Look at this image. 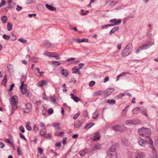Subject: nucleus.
I'll use <instances>...</instances> for the list:
<instances>
[{
  "label": "nucleus",
  "mask_w": 158,
  "mask_h": 158,
  "mask_svg": "<svg viewBox=\"0 0 158 158\" xmlns=\"http://www.w3.org/2000/svg\"><path fill=\"white\" fill-rule=\"evenodd\" d=\"M89 151V149L88 148H85L83 150H82L79 152V154L81 156H84L86 153L88 152Z\"/></svg>",
  "instance_id": "nucleus-20"
},
{
  "label": "nucleus",
  "mask_w": 158,
  "mask_h": 158,
  "mask_svg": "<svg viewBox=\"0 0 158 158\" xmlns=\"http://www.w3.org/2000/svg\"><path fill=\"white\" fill-rule=\"evenodd\" d=\"M46 7L49 10L51 11H56V9L55 7L48 4H45Z\"/></svg>",
  "instance_id": "nucleus-22"
},
{
  "label": "nucleus",
  "mask_w": 158,
  "mask_h": 158,
  "mask_svg": "<svg viewBox=\"0 0 158 158\" xmlns=\"http://www.w3.org/2000/svg\"><path fill=\"white\" fill-rule=\"evenodd\" d=\"M114 91V89L111 88H109L106 89L103 93L104 95L105 96H108L111 94Z\"/></svg>",
  "instance_id": "nucleus-11"
},
{
  "label": "nucleus",
  "mask_w": 158,
  "mask_h": 158,
  "mask_svg": "<svg viewBox=\"0 0 158 158\" xmlns=\"http://www.w3.org/2000/svg\"><path fill=\"white\" fill-rule=\"evenodd\" d=\"M18 41L23 44L26 43L27 42V41L26 40L22 38H19L18 39Z\"/></svg>",
  "instance_id": "nucleus-36"
},
{
  "label": "nucleus",
  "mask_w": 158,
  "mask_h": 158,
  "mask_svg": "<svg viewBox=\"0 0 158 158\" xmlns=\"http://www.w3.org/2000/svg\"><path fill=\"white\" fill-rule=\"evenodd\" d=\"M3 38L6 40H8L9 39V36L6 35H3Z\"/></svg>",
  "instance_id": "nucleus-50"
},
{
  "label": "nucleus",
  "mask_w": 158,
  "mask_h": 158,
  "mask_svg": "<svg viewBox=\"0 0 158 158\" xmlns=\"http://www.w3.org/2000/svg\"><path fill=\"white\" fill-rule=\"evenodd\" d=\"M102 91L101 90H100L98 92H96L94 94V95L95 96L100 95L102 94Z\"/></svg>",
  "instance_id": "nucleus-53"
},
{
  "label": "nucleus",
  "mask_w": 158,
  "mask_h": 158,
  "mask_svg": "<svg viewBox=\"0 0 158 158\" xmlns=\"http://www.w3.org/2000/svg\"><path fill=\"white\" fill-rule=\"evenodd\" d=\"M7 82V80L6 78V76H4L3 80L2 82V84L4 86L6 85V83Z\"/></svg>",
  "instance_id": "nucleus-35"
},
{
  "label": "nucleus",
  "mask_w": 158,
  "mask_h": 158,
  "mask_svg": "<svg viewBox=\"0 0 158 158\" xmlns=\"http://www.w3.org/2000/svg\"><path fill=\"white\" fill-rule=\"evenodd\" d=\"M6 3V2L4 0H2V2L0 4V7L3 6Z\"/></svg>",
  "instance_id": "nucleus-48"
},
{
  "label": "nucleus",
  "mask_w": 158,
  "mask_h": 158,
  "mask_svg": "<svg viewBox=\"0 0 158 158\" xmlns=\"http://www.w3.org/2000/svg\"><path fill=\"white\" fill-rule=\"evenodd\" d=\"M140 109L139 107H136L133 109L132 112L134 114H137L141 112L140 110Z\"/></svg>",
  "instance_id": "nucleus-23"
},
{
  "label": "nucleus",
  "mask_w": 158,
  "mask_h": 158,
  "mask_svg": "<svg viewBox=\"0 0 158 158\" xmlns=\"http://www.w3.org/2000/svg\"><path fill=\"white\" fill-rule=\"evenodd\" d=\"M51 57L55 58L56 60L60 59V57L57 53L55 52H51Z\"/></svg>",
  "instance_id": "nucleus-28"
},
{
  "label": "nucleus",
  "mask_w": 158,
  "mask_h": 158,
  "mask_svg": "<svg viewBox=\"0 0 158 158\" xmlns=\"http://www.w3.org/2000/svg\"><path fill=\"white\" fill-rule=\"evenodd\" d=\"M130 17H126V18H125L124 19V20H123V23H126V22L127 21V20L129 19H130Z\"/></svg>",
  "instance_id": "nucleus-60"
},
{
  "label": "nucleus",
  "mask_w": 158,
  "mask_h": 158,
  "mask_svg": "<svg viewBox=\"0 0 158 158\" xmlns=\"http://www.w3.org/2000/svg\"><path fill=\"white\" fill-rule=\"evenodd\" d=\"M31 61L32 62L36 63L38 61V59L36 57H32L31 58Z\"/></svg>",
  "instance_id": "nucleus-37"
},
{
  "label": "nucleus",
  "mask_w": 158,
  "mask_h": 158,
  "mask_svg": "<svg viewBox=\"0 0 158 158\" xmlns=\"http://www.w3.org/2000/svg\"><path fill=\"white\" fill-rule=\"evenodd\" d=\"M101 148V145L100 144L95 145L94 147L93 150L95 151L96 150L99 149Z\"/></svg>",
  "instance_id": "nucleus-33"
},
{
  "label": "nucleus",
  "mask_w": 158,
  "mask_h": 158,
  "mask_svg": "<svg viewBox=\"0 0 158 158\" xmlns=\"http://www.w3.org/2000/svg\"><path fill=\"white\" fill-rule=\"evenodd\" d=\"M83 122L81 121H79L76 122L74 124V127L75 128H78L81 126Z\"/></svg>",
  "instance_id": "nucleus-21"
},
{
  "label": "nucleus",
  "mask_w": 158,
  "mask_h": 158,
  "mask_svg": "<svg viewBox=\"0 0 158 158\" xmlns=\"http://www.w3.org/2000/svg\"><path fill=\"white\" fill-rule=\"evenodd\" d=\"M27 85L26 84H24V81H23L21 82V85L20 88L21 90V93L23 94H26L27 93Z\"/></svg>",
  "instance_id": "nucleus-6"
},
{
  "label": "nucleus",
  "mask_w": 158,
  "mask_h": 158,
  "mask_svg": "<svg viewBox=\"0 0 158 158\" xmlns=\"http://www.w3.org/2000/svg\"><path fill=\"white\" fill-rule=\"evenodd\" d=\"M153 45L152 43H150L146 44H144L139 47V49L141 50H146L148 48Z\"/></svg>",
  "instance_id": "nucleus-12"
},
{
  "label": "nucleus",
  "mask_w": 158,
  "mask_h": 158,
  "mask_svg": "<svg viewBox=\"0 0 158 158\" xmlns=\"http://www.w3.org/2000/svg\"><path fill=\"white\" fill-rule=\"evenodd\" d=\"M106 102L110 104V105H113L115 104V101L114 99H111V100H108Z\"/></svg>",
  "instance_id": "nucleus-29"
},
{
  "label": "nucleus",
  "mask_w": 158,
  "mask_h": 158,
  "mask_svg": "<svg viewBox=\"0 0 158 158\" xmlns=\"http://www.w3.org/2000/svg\"><path fill=\"white\" fill-rule=\"evenodd\" d=\"M138 143L140 146L143 147H145L146 143H148L146 140L145 141L141 137L138 138Z\"/></svg>",
  "instance_id": "nucleus-10"
},
{
  "label": "nucleus",
  "mask_w": 158,
  "mask_h": 158,
  "mask_svg": "<svg viewBox=\"0 0 158 158\" xmlns=\"http://www.w3.org/2000/svg\"><path fill=\"white\" fill-rule=\"evenodd\" d=\"M5 147L4 144L2 142H0V147L3 148Z\"/></svg>",
  "instance_id": "nucleus-63"
},
{
  "label": "nucleus",
  "mask_w": 158,
  "mask_h": 158,
  "mask_svg": "<svg viewBox=\"0 0 158 158\" xmlns=\"http://www.w3.org/2000/svg\"><path fill=\"white\" fill-rule=\"evenodd\" d=\"M138 133L140 135L146 137L145 140L150 145L149 147L151 148L153 151H155V149L153 145L152 140L150 137L151 134L150 130L148 128L142 127L140 129H139Z\"/></svg>",
  "instance_id": "nucleus-1"
},
{
  "label": "nucleus",
  "mask_w": 158,
  "mask_h": 158,
  "mask_svg": "<svg viewBox=\"0 0 158 158\" xmlns=\"http://www.w3.org/2000/svg\"><path fill=\"white\" fill-rule=\"evenodd\" d=\"M27 77V75L23 74L21 76V80H25L26 79Z\"/></svg>",
  "instance_id": "nucleus-56"
},
{
  "label": "nucleus",
  "mask_w": 158,
  "mask_h": 158,
  "mask_svg": "<svg viewBox=\"0 0 158 158\" xmlns=\"http://www.w3.org/2000/svg\"><path fill=\"white\" fill-rule=\"evenodd\" d=\"M26 108L22 109L24 113H28L30 112L31 110V104L27 103L25 105Z\"/></svg>",
  "instance_id": "nucleus-8"
},
{
  "label": "nucleus",
  "mask_w": 158,
  "mask_h": 158,
  "mask_svg": "<svg viewBox=\"0 0 158 158\" xmlns=\"http://www.w3.org/2000/svg\"><path fill=\"white\" fill-rule=\"evenodd\" d=\"M115 148L114 146L110 148L107 152L108 156H110L112 158H116L117 156V154L115 152Z\"/></svg>",
  "instance_id": "nucleus-4"
},
{
  "label": "nucleus",
  "mask_w": 158,
  "mask_h": 158,
  "mask_svg": "<svg viewBox=\"0 0 158 158\" xmlns=\"http://www.w3.org/2000/svg\"><path fill=\"white\" fill-rule=\"evenodd\" d=\"M140 110L141 111L140 113H142L143 114H144L146 117H148V115L146 113L147 112V109L146 108L144 107H140Z\"/></svg>",
  "instance_id": "nucleus-19"
},
{
  "label": "nucleus",
  "mask_w": 158,
  "mask_h": 158,
  "mask_svg": "<svg viewBox=\"0 0 158 158\" xmlns=\"http://www.w3.org/2000/svg\"><path fill=\"white\" fill-rule=\"evenodd\" d=\"M124 128V126L123 125H117L113 126L112 127L113 129L115 131H121L123 130Z\"/></svg>",
  "instance_id": "nucleus-9"
},
{
  "label": "nucleus",
  "mask_w": 158,
  "mask_h": 158,
  "mask_svg": "<svg viewBox=\"0 0 158 158\" xmlns=\"http://www.w3.org/2000/svg\"><path fill=\"white\" fill-rule=\"evenodd\" d=\"M80 41L81 43H83L85 42H88L89 41V40L86 38H83Z\"/></svg>",
  "instance_id": "nucleus-46"
},
{
  "label": "nucleus",
  "mask_w": 158,
  "mask_h": 158,
  "mask_svg": "<svg viewBox=\"0 0 158 158\" xmlns=\"http://www.w3.org/2000/svg\"><path fill=\"white\" fill-rule=\"evenodd\" d=\"M19 136L22 139H24V140H26V139L25 137L21 133H19Z\"/></svg>",
  "instance_id": "nucleus-54"
},
{
  "label": "nucleus",
  "mask_w": 158,
  "mask_h": 158,
  "mask_svg": "<svg viewBox=\"0 0 158 158\" xmlns=\"http://www.w3.org/2000/svg\"><path fill=\"white\" fill-rule=\"evenodd\" d=\"M95 81H91L89 82V85L90 86H93L95 84Z\"/></svg>",
  "instance_id": "nucleus-49"
},
{
  "label": "nucleus",
  "mask_w": 158,
  "mask_h": 158,
  "mask_svg": "<svg viewBox=\"0 0 158 158\" xmlns=\"http://www.w3.org/2000/svg\"><path fill=\"white\" fill-rule=\"evenodd\" d=\"M7 17L6 16H3L2 18V20L3 22L4 23H6V21H7Z\"/></svg>",
  "instance_id": "nucleus-42"
},
{
  "label": "nucleus",
  "mask_w": 158,
  "mask_h": 158,
  "mask_svg": "<svg viewBox=\"0 0 158 158\" xmlns=\"http://www.w3.org/2000/svg\"><path fill=\"white\" fill-rule=\"evenodd\" d=\"M73 40L77 43H81V40L79 39L74 38L73 39Z\"/></svg>",
  "instance_id": "nucleus-44"
},
{
  "label": "nucleus",
  "mask_w": 158,
  "mask_h": 158,
  "mask_svg": "<svg viewBox=\"0 0 158 158\" xmlns=\"http://www.w3.org/2000/svg\"><path fill=\"white\" fill-rule=\"evenodd\" d=\"M44 54L46 55L47 56H48L51 57L52 53L51 52H49L48 51H45L44 52Z\"/></svg>",
  "instance_id": "nucleus-43"
},
{
  "label": "nucleus",
  "mask_w": 158,
  "mask_h": 158,
  "mask_svg": "<svg viewBox=\"0 0 158 158\" xmlns=\"http://www.w3.org/2000/svg\"><path fill=\"white\" fill-rule=\"evenodd\" d=\"M33 71H37V72L40 74H41L42 73H44V72L42 71L40 72L39 68L38 67H35Z\"/></svg>",
  "instance_id": "nucleus-34"
},
{
  "label": "nucleus",
  "mask_w": 158,
  "mask_h": 158,
  "mask_svg": "<svg viewBox=\"0 0 158 158\" xmlns=\"http://www.w3.org/2000/svg\"><path fill=\"white\" fill-rule=\"evenodd\" d=\"M80 114V112H79L77 113L76 114H75L73 116V119H77V118L78 117V116H79Z\"/></svg>",
  "instance_id": "nucleus-41"
},
{
  "label": "nucleus",
  "mask_w": 158,
  "mask_h": 158,
  "mask_svg": "<svg viewBox=\"0 0 158 158\" xmlns=\"http://www.w3.org/2000/svg\"><path fill=\"white\" fill-rule=\"evenodd\" d=\"M92 139L94 140H96L97 139H99L100 136L98 132H96L94 133L93 138H92Z\"/></svg>",
  "instance_id": "nucleus-24"
},
{
  "label": "nucleus",
  "mask_w": 158,
  "mask_h": 158,
  "mask_svg": "<svg viewBox=\"0 0 158 158\" xmlns=\"http://www.w3.org/2000/svg\"><path fill=\"white\" fill-rule=\"evenodd\" d=\"M16 36L15 35L12 34L10 36V39L12 40H15L16 39Z\"/></svg>",
  "instance_id": "nucleus-39"
},
{
  "label": "nucleus",
  "mask_w": 158,
  "mask_h": 158,
  "mask_svg": "<svg viewBox=\"0 0 158 158\" xmlns=\"http://www.w3.org/2000/svg\"><path fill=\"white\" fill-rule=\"evenodd\" d=\"M52 64L54 66L56 67L57 66L60 64L61 63L59 61H54L53 62Z\"/></svg>",
  "instance_id": "nucleus-38"
},
{
  "label": "nucleus",
  "mask_w": 158,
  "mask_h": 158,
  "mask_svg": "<svg viewBox=\"0 0 158 158\" xmlns=\"http://www.w3.org/2000/svg\"><path fill=\"white\" fill-rule=\"evenodd\" d=\"M53 125L55 129L56 130H59L60 129V125L59 124L55 123H53Z\"/></svg>",
  "instance_id": "nucleus-30"
},
{
  "label": "nucleus",
  "mask_w": 158,
  "mask_h": 158,
  "mask_svg": "<svg viewBox=\"0 0 158 158\" xmlns=\"http://www.w3.org/2000/svg\"><path fill=\"white\" fill-rule=\"evenodd\" d=\"M10 146L14 149V150H15V145L13 143V142L10 139Z\"/></svg>",
  "instance_id": "nucleus-61"
},
{
  "label": "nucleus",
  "mask_w": 158,
  "mask_h": 158,
  "mask_svg": "<svg viewBox=\"0 0 158 158\" xmlns=\"http://www.w3.org/2000/svg\"><path fill=\"white\" fill-rule=\"evenodd\" d=\"M43 45L44 47L47 48H50L53 47V45L47 40L44 41Z\"/></svg>",
  "instance_id": "nucleus-16"
},
{
  "label": "nucleus",
  "mask_w": 158,
  "mask_h": 158,
  "mask_svg": "<svg viewBox=\"0 0 158 158\" xmlns=\"http://www.w3.org/2000/svg\"><path fill=\"white\" fill-rule=\"evenodd\" d=\"M22 7L20 6L19 5L17 6V7L16 8V10L18 11H20L22 9Z\"/></svg>",
  "instance_id": "nucleus-51"
},
{
  "label": "nucleus",
  "mask_w": 158,
  "mask_h": 158,
  "mask_svg": "<svg viewBox=\"0 0 158 158\" xmlns=\"http://www.w3.org/2000/svg\"><path fill=\"white\" fill-rule=\"evenodd\" d=\"M98 114L97 110H96L93 113V118L94 119H96L98 118Z\"/></svg>",
  "instance_id": "nucleus-31"
},
{
  "label": "nucleus",
  "mask_w": 158,
  "mask_h": 158,
  "mask_svg": "<svg viewBox=\"0 0 158 158\" xmlns=\"http://www.w3.org/2000/svg\"><path fill=\"white\" fill-rule=\"evenodd\" d=\"M48 112L50 114H52L53 112V109L52 108L49 109L48 110Z\"/></svg>",
  "instance_id": "nucleus-57"
},
{
  "label": "nucleus",
  "mask_w": 158,
  "mask_h": 158,
  "mask_svg": "<svg viewBox=\"0 0 158 158\" xmlns=\"http://www.w3.org/2000/svg\"><path fill=\"white\" fill-rule=\"evenodd\" d=\"M36 0H28L27 1V4H31L35 2Z\"/></svg>",
  "instance_id": "nucleus-45"
},
{
  "label": "nucleus",
  "mask_w": 158,
  "mask_h": 158,
  "mask_svg": "<svg viewBox=\"0 0 158 158\" xmlns=\"http://www.w3.org/2000/svg\"><path fill=\"white\" fill-rule=\"evenodd\" d=\"M129 72H124L122 73L121 75L122 77H123L125 76V75L128 74H129Z\"/></svg>",
  "instance_id": "nucleus-58"
},
{
  "label": "nucleus",
  "mask_w": 158,
  "mask_h": 158,
  "mask_svg": "<svg viewBox=\"0 0 158 158\" xmlns=\"http://www.w3.org/2000/svg\"><path fill=\"white\" fill-rule=\"evenodd\" d=\"M110 22L111 23H114V25L116 26L120 24L121 23V19L117 20L116 19H114L110 20Z\"/></svg>",
  "instance_id": "nucleus-14"
},
{
  "label": "nucleus",
  "mask_w": 158,
  "mask_h": 158,
  "mask_svg": "<svg viewBox=\"0 0 158 158\" xmlns=\"http://www.w3.org/2000/svg\"><path fill=\"white\" fill-rule=\"evenodd\" d=\"M145 155L142 152H137L134 153L133 158H144Z\"/></svg>",
  "instance_id": "nucleus-7"
},
{
  "label": "nucleus",
  "mask_w": 158,
  "mask_h": 158,
  "mask_svg": "<svg viewBox=\"0 0 158 158\" xmlns=\"http://www.w3.org/2000/svg\"><path fill=\"white\" fill-rule=\"evenodd\" d=\"M94 124V123H90L87 124L84 127V129H85L88 130L93 126Z\"/></svg>",
  "instance_id": "nucleus-25"
},
{
  "label": "nucleus",
  "mask_w": 158,
  "mask_h": 158,
  "mask_svg": "<svg viewBox=\"0 0 158 158\" xmlns=\"http://www.w3.org/2000/svg\"><path fill=\"white\" fill-rule=\"evenodd\" d=\"M30 124L29 122H27L26 123V128L28 131H31L32 129L31 127L29 126Z\"/></svg>",
  "instance_id": "nucleus-32"
},
{
  "label": "nucleus",
  "mask_w": 158,
  "mask_h": 158,
  "mask_svg": "<svg viewBox=\"0 0 158 158\" xmlns=\"http://www.w3.org/2000/svg\"><path fill=\"white\" fill-rule=\"evenodd\" d=\"M120 0H107V3L110 6H115L116 5Z\"/></svg>",
  "instance_id": "nucleus-15"
},
{
  "label": "nucleus",
  "mask_w": 158,
  "mask_h": 158,
  "mask_svg": "<svg viewBox=\"0 0 158 158\" xmlns=\"http://www.w3.org/2000/svg\"><path fill=\"white\" fill-rule=\"evenodd\" d=\"M48 81L46 80H42L38 82L37 84L38 86L42 87V86L46 85Z\"/></svg>",
  "instance_id": "nucleus-17"
},
{
  "label": "nucleus",
  "mask_w": 158,
  "mask_h": 158,
  "mask_svg": "<svg viewBox=\"0 0 158 158\" xmlns=\"http://www.w3.org/2000/svg\"><path fill=\"white\" fill-rule=\"evenodd\" d=\"M109 79V78L108 77H106L104 80H103V82L104 83H106L107 81Z\"/></svg>",
  "instance_id": "nucleus-64"
},
{
  "label": "nucleus",
  "mask_w": 158,
  "mask_h": 158,
  "mask_svg": "<svg viewBox=\"0 0 158 158\" xmlns=\"http://www.w3.org/2000/svg\"><path fill=\"white\" fill-rule=\"evenodd\" d=\"M64 133L63 132H60L59 134H55V135L58 136H62L64 134Z\"/></svg>",
  "instance_id": "nucleus-55"
},
{
  "label": "nucleus",
  "mask_w": 158,
  "mask_h": 158,
  "mask_svg": "<svg viewBox=\"0 0 158 158\" xmlns=\"http://www.w3.org/2000/svg\"><path fill=\"white\" fill-rule=\"evenodd\" d=\"M77 73H78V75H80V71L79 70V69L76 70V71H74L73 72V73L76 74Z\"/></svg>",
  "instance_id": "nucleus-62"
},
{
  "label": "nucleus",
  "mask_w": 158,
  "mask_h": 158,
  "mask_svg": "<svg viewBox=\"0 0 158 158\" xmlns=\"http://www.w3.org/2000/svg\"><path fill=\"white\" fill-rule=\"evenodd\" d=\"M18 101V97L16 95L10 98V112L11 114L14 113V111L17 109Z\"/></svg>",
  "instance_id": "nucleus-2"
},
{
  "label": "nucleus",
  "mask_w": 158,
  "mask_h": 158,
  "mask_svg": "<svg viewBox=\"0 0 158 158\" xmlns=\"http://www.w3.org/2000/svg\"><path fill=\"white\" fill-rule=\"evenodd\" d=\"M119 27L117 26L114 27L110 31L109 34L110 35H112V34L115 32L117 31L119 29Z\"/></svg>",
  "instance_id": "nucleus-26"
},
{
  "label": "nucleus",
  "mask_w": 158,
  "mask_h": 158,
  "mask_svg": "<svg viewBox=\"0 0 158 158\" xmlns=\"http://www.w3.org/2000/svg\"><path fill=\"white\" fill-rule=\"evenodd\" d=\"M19 129L20 131L23 133L25 132V130L23 127L22 126H21L19 127Z\"/></svg>",
  "instance_id": "nucleus-40"
},
{
  "label": "nucleus",
  "mask_w": 158,
  "mask_h": 158,
  "mask_svg": "<svg viewBox=\"0 0 158 158\" xmlns=\"http://www.w3.org/2000/svg\"><path fill=\"white\" fill-rule=\"evenodd\" d=\"M47 130L45 128L42 129L40 132V135L43 137L47 138H50L51 136V135L50 134L46 133Z\"/></svg>",
  "instance_id": "nucleus-5"
},
{
  "label": "nucleus",
  "mask_w": 158,
  "mask_h": 158,
  "mask_svg": "<svg viewBox=\"0 0 158 158\" xmlns=\"http://www.w3.org/2000/svg\"><path fill=\"white\" fill-rule=\"evenodd\" d=\"M133 48L132 45L131 43H129L123 49L122 53V56H126L129 55Z\"/></svg>",
  "instance_id": "nucleus-3"
},
{
  "label": "nucleus",
  "mask_w": 158,
  "mask_h": 158,
  "mask_svg": "<svg viewBox=\"0 0 158 158\" xmlns=\"http://www.w3.org/2000/svg\"><path fill=\"white\" fill-rule=\"evenodd\" d=\"M50 101L51 102H52L53 103H55V99L53 98V96H51L50 98Z\"/></svg>",
  "instance_id": "nucleus-47"
},
{
  "label": "nucleus",
  "mask_w": 158,
  "mask_h": 158,
  "mask_svg": "<svg viewBox=\"0 0 158 158\" xmlns=\"http://www.w3.org/2000/svg\"><path fill=\"white\" fill-rule=\"evenodd\" d=\"M84 66V63H80L78 65V69H81L83 68Z\"/></svg>",
  "instance_id": "nucleus-52"
},
{
  "label": "nucleus",
  "mask_w": 158,
  "mask_h": 158,
  "mask_svg": "<svg viewBox=\"0 0 158 158\" xmlns=\"http://www.w3.org/2000/svg\"><path fill=\"white\" fill-rule=\"evenodd\" d=\"M139 121L128 120L125 122V124L128 125L130 126L132 125H134L139 124Z\"/></svg>",
  "instance_id": "nucleus-13"
},
{
  "label": "nucleus",
  "mask_w": 158,
  "mask_h": 158,
  "mask_svg": "<svg viewBox=\"0 0 158 158\" xmlns=\"http://www.w3.org/2000/svg\"><path fill=\"white\" fill-rule=\"evenodd\" d=\"M70 95L71 96L72 98L75 102H78L79 101H81V100L78 97L73 94H71Z\"/></svg>",
  "instance_id": "nucleus-18"
},
{
  "label": "nucleus",
  "mask_w": 158,
  "mask_h": 158,
  "mask_svg": "<svg viewBox=\"0 0 158 158\" xmlns=\"http://www.w3.org/2000/svg\"><path fill=\"white\" fill-rule=\"evenodd\" d=\"M17 152L19 155H21L22 152L19 147H17Z\"/></svg>",
  "instance_id": "nucleus-59"
},
{
  "label": "nucleus",
  "mask_w": 158,
  "mask_h": 158,
  "mask_svg": "<svg viewBox=\"0 0 158 158\" xmlns=\"http://www.w3.org/2000/svg\"><path fill=\"white\" fill-rule=\"evenodd\" d=\"M61 73L62 75L65 77H67L68 75L67 70L64 69H63L62 70Z\"/></svg>",
  "instance_id": "nucleus-27"
}]
</instances>
